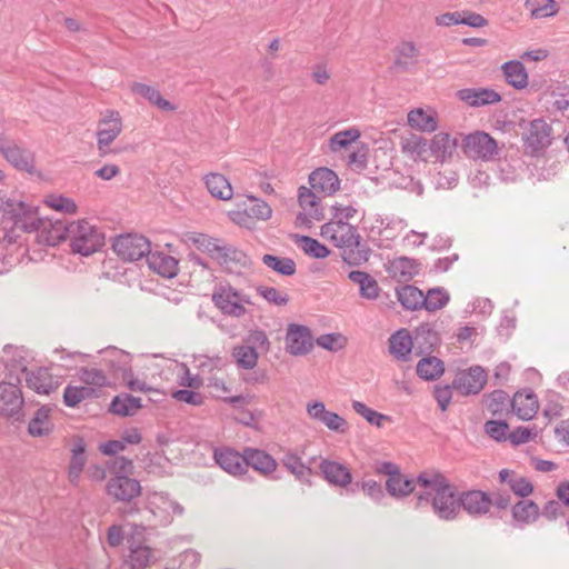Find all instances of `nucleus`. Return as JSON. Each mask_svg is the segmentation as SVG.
Segmentation results:
<instances>
[{
    "instance_id": "obj_1",
    "label": "nucleus",
    "mask_w": 569,
    "mask_h": 569,
    "mask_svg": "<svg viewBox=\"0 0 569 569\" xmlns=\"http://www.w3.org/2000/svg\"><path fill=\"white\" fill-rule=\"evenodd\" d=\"M416 482L422 488L417 496V508L431 506L433 513L446 521L458 517L459 495L442 473L425 471L417 477Z\"/></svg>"
},
{
    "instance_id": "obj_2",
    "label": "nucleus",
    "mask_w": 569,
    "mask_h": 569,
    "mask_svg": "<svg viewBox=\"0 0 569 569\" xmlns=\"http://www.w3.org/2000/svg\"><path fill=\"white\" fill-rule=\"evenodd\" d=\"M4 211L6 213L11 214L17 228L29 232L38 230L39 241L48 246L54 247L66 239L69 240V223L61 220H57L54 222L41 221L37 217L33 208L21 201L7 202Z\"/></svg>"
},
{
    "instance_id": "obj_3",
    "label": "nucleus",
    "mask_w": 569,
    "mask_h": 569,
    "mask_svg": "<svg viewBox=\"0 0 569 569\" xmlns=\"http://www.w3.org/2000/svg\"><path fill=\"white\" fill-rule=\"evenodd\" d=\"M320 234L342 249V259L349 266H360L368 261L370 249L360 241V234L355 226L328 221L321 226Z\"/></svg>"
},
{
    "instance_id": "obj_4",
    "label": "nucleus",
    "mask_w": 569,
    "mask_h": 569,
    "mask_svg": "<svg viewBox=\"0 0 569 569\" xmlns=\"http://www.w3.org/2000/svg\"><path fill=\"white\" fill-rule=\"evenodd\" d=\"M1 362L10 371H21L27 386L40 395H49L60 386V379L53 377L48 369L37 368L28 370L23 350L12 346H4L2 349Z\"/></svg>"
},
{
    "instance_id": "obj_5",
    "label": "nucleus",
    "mask_w": 569,
    "mask_h": 569,
    "mask_svg": "<svg viewBox=\"0 0 569 569\" xmlns=\"http://www.w3.org/2000/svg\"><path fill=\"white\" fill-rule=\"evenodd\" d=\"M183 507L172 500L166 492H151L147 496V507L140 522H133L136 528L142 530L168 526L174 515H182Z\"/></svg>"
},
{
    "instance_id": "obj_6",
    "label": "nucleus",
    "mask_w": 569,
    "mask_h": 569,
    "mask_svg": "<svg viewBox=\"0 0 569 569\" xmlns=\"http://www.w3.org/2000/svg\"><path fill=\"white\" fill-rule=\"evenodd\" d=\"M69 244L74 253L88 257L104 246V233L87 219L69 223Z\"/></svg>"
},
{
    "instance_id": "obj_7",
    "label": "nucleus",
    "mask_w": 569,
    "mask_h": 569,
    "mask_svg": "<svg viewBox=\"0 0 569 569\" xmlns=\"http://www.w3.org/2000/svg\"><path fill=\"white\" fill-rule=\"evenodd\" d=\"M552 128L542 119H535L523 128L522 141L525 152L532 157L541 156L551 144Z\"/></svg>"
},
{
    "instance_id": "obj_8",
    "label": "nucleus",
    "mask_w": 569,
    "mask_h": 569,
    "mask_svg": "<svg viewBox=\"0 0 569 569\" xmlns=\"http://www.w3.org/2000/svg\"><path fill=\"white\" fill-rule=\"evenodd\" d=\"M216 307L227 316L240 318L246 315L244 305H251L249 296L231 286H221L212 296Z\"/></svg>"
},
{
    "instance_id": "obj_9",
    "label": "nucleus",
    "mask_w": 569,
    "mask_h": 569,
    "mask_svg": "<svg viewBox=\"0 0 569 569\" xmlns=\"http://www.w3.org/2000/svg\"><path fill=\"white\" fill-rule=\"evenodd\" d=\"M112 249L124 261H138L149 256L150 241L141 234H121L112 243Z\"/></svg>"
},
{
    "instance_id": "obj_10",
    "label": "nucleus",
    "mask_w": 569,
    "mask_h": 569,
    "mask_svg": "<svg viewBox=\"0 0 569 569\" xmlns=\"http://www.w3.org/2000/svg\"><path fill=\"white\" fill-rule=\"evenodd\" d=\"M298 202L301 211L297 214V222L300 226L311 228L316 221L325 219L319 193L302 186L298 190Z\"/></svg>"
},
{
    "instance_id": "obj_11",
    "label": "nucleus",
    "mask_w": 569,
    "mask_h": 569,
    "mask_svg": "<svg viewBox=\"0 0 569 569\" xmlns=\"http://www.w3.org/2000/svg\"><path fill=\"white\" fill-rule=\"evenodd\" d=\"M110 367L114 369V371L119 372V377L122 378L126 386L131 391H141L148 392L151 388L142 380L136 379L133 377V372L130 366L131 358L130 355L119 350L117 348H112L107 351Z\"/></svg>"
},
{
    "instance_id": "obj_12",
    "label": "nucleus",
    "mask_w": 569,
    "mask_h": 569,
    "mask_svg": "<svg viewBox=\"0 0 569 569\" xmlns=\"http://www.w3.org/2000/svg\"><path fill=\"white\" fill-rule=\"evenodd\" d=\"M306 412L311 420L323 425L330 431L346 433L349 429L347 420L340 415L329 411L320 400L307 402Z\"/></svg>"
},
{
    "instance_id": "obj_13",
    "label": "nucleus",
    "mask_w": 569,
    "mask_h": 569,
    "mask_svg": "<svg viewBox=\"0 0 569 569\" xmlns=\"http://www.w3.org/2000/svg\"><path fill=\"white\" fill-rule=\"evenodd\" d=\"M122 131V119L118 111L107 110L99 120L97 131V146L100 154L108 152L109 146L119 137Z\"/></svg>"
},
{
    "instance_id": "obj_14",
    "label": "nucleus",
    "mask_w": 569,
    "mask_h": 569,
    "mask_svg": "<svg viewBox=\"0 0 569 569\" xmlns=\"http://www.w3.org/2000/svg\"><path fill=\"white\" fill-rule=\"evenodd\" d=\"M108 496L117 501L130 502L141 493L140 482L122 473H116L106 486Z\"/></svg>"
},
{
    "instance_id": "obj_15",
    "label": "nucleus",
    "mask_w": 569,
    "mask_h": 569,
    "mask_svg": "<svg viewBox=\"0 0 569 569\" xmlns=\"http://www.w3.org/2000/svg\"><path fill=\"white\" fill-rule=\"evenodd\" d=\"M487 382V373L480 366L459 372L452 381V388L462 396L479 393Z\"/></svg>"
},
{
    "instance_id": "obj_16",
    "label": "nucleus",
    "mask_w": 569,
    "mask_h": 569,
    "mask_svg": "<svg viewBox=\"0 0 569 569\" xmlns=\"http://www.w3.org/2000/svg\"><path fill=\"white\" fill-rule=\"evenodd\" d=\"M465 152L472 158L491 160L498 154L496 140L486 132H475L463 139Z\"/></svg>"
},
{
    "instance_id": "obj_17",
    "label": "nucleus",
    "mask_w": 569,
    "mask_h": 569,
    "mask_svg": "<svg viewBox=\"0 0 569 569\" xmlns=\"http://www.w3.org/2000/svg\"><path fill=\"white\" fill-rule=\"evenodd\" d=\"M0 153L16 168L28 172L32 171V152L4 136H0Z\"/></svg>"
},
{
    "instance_id": "obj_18",
    "label": "nucleus",
    "mask_w": 569,
    "mask_h": 569,
    "mask_svg": "<svg viewBox=\"0 0 569 569\" xmlns=\"http://www.w3.org/2000/svg\"><path fill=\"white\" fill-rule=\"evenodd\" d=\"M216 463L227 473L233 477L246 475L244 449L238 452L230 447H219L213 450Z\"/></svg>"
},
{
    "instance_id": "obj_19",
    "label": "nucleus",
    "mask_w": 569,
    "mask_h": 569,
    "mask_svg": "<svg viewBox=\"0 0 569 569\" xmlns=\"http://www.w3.org/2000/svg\"><path fill=\"white\" fill-rule=\"evenodd\" d=\"M286 348L292 356L308 353L313 348L310 329L302 325H289L286 333Z\"/></svg>"
},
{
    "instance_id": "obj_20",
    "label": "nucleus",
    "mask_w": 569,
    "mask_h": 569,
    "mask_svg": "<svg viewBox=\"0 0 569 569\" xmlns=\"http://www.w3.org/2000/svg\"><path fill=\"white\" fill-rule=\"evenodd\" d=\"M24 400L20 388L10 382H0V416L19 419Z\"/></svg>"
},
{
    "instance_id": "obj_21",
    "label": "nucleus",
    "mask_w": 569,
    "mask_h": 569,
    "mask_svg": "<svg viewBox=\"0 0 569 569\" xmlns=\"http://www.w3.org/2000/svg\"><path fill=\"white\" fill-rule=\"evenodd\" d=\"M491 506V497L485 491L469 490L459 495V510L462 508L471 517L485 516Z\"/></svg>"
},
{
    "instance_id": "obj_22",
    "label": "nucleus",
    "mask_w": 569,
    "mask_h": 569,
    "mask_svg": "<svg viewBox=\"0 0 569 569\" xmlns=\"http://www.w3.org/2000/svg\"><path fill=\"white\" fill-rule=\"evenodd\" d=\"M310 190L331 196L340 188V181L336 172L329 168H318L309 176Z\"/></svg>"
},
{
    "instance_id": "obj_23",
    "label": "nucleus",
    "mask_w": 569,
    "mask_h": 569,
    "mask_svg": "<svg viewBox=\"0 0 569 569\" xmlns=\"http://www.w3.org/2000/svg\"><path fill=\"white\" fill-rule=\"evenodd\" d=\"M246 473L251 467L254 471L262 476L273 473L278 468L277 460L264 450L246 447L244 448Z\"/></svg>"
},
{
    "instance_id": "obj_24",
    "label": "nucleus",
    "mask_w": 569,
    "mask_h": 569,
    "mask_svg": "<svg viewBox=\"0 0 569 569\" xmlns=\"http://www.w3.org/2000/svg\"><path fill=\"white\" fill-rule=\"evenodd\" d=\"M413 348V339L405 328L397 330L389 338V352L398 361H409Z\"/></svg>"
},
{
    "instance_id": "obj_25",
    "label": "nucleus",
    "mask_w": 569,
    "mask_h": 569,
    "mask_svg": "<svg viewBox=\"0 0 569 569\" xmlns=\"http://www.w3.org/2000/svg\"><path fill=\"white\" fill-rule=\"evenodd\" d=\"M319 468L325 479L331 485L345 488L352 481L351 472L343 463L323 459Z\"/></svg>"
},
{
    "instance_id": "obj_26",
    "label": "nucleus",
    "mask_w": 569,
    "mask_h": 569,
    "mask_svg": "<svg viewBox=\"0 0 569 569\" xmlns=\"http://www.w3.org/2000/svg\"><path fill=\"white\" fill-rule=\"evenodd\" d=\"M457 96L470 107L493 104L501 100V96L497 91L487 88L461 89L458 91Z\"/></svg>"
},
{
    "instance_id": "obj_27",
    "label": "nucleus",
    "mask_w": 569,
    "mask_h": 569,
    "mask_svg": "<svg viewBox=\"0 0 569 569\" xmlns=\"http://www.w3.org/2000/svg\"><path fill=\"white\" fill-rule=\"evenodd\" d=\"M457 146V138L446 132H439L433 136L429 143L430 156L433 157L436 161L445 162L452 157Z\"/></svg>"
},
{
    "instance_id": "obj_28",
    "label": "nucleus",
    "mask_w": 569,
    "mask_h": 569,
    "mask_svg": "<svg viewBox=\"0 0 569 569\" xmlns=\"http://www.w3.org/2000/svg\"><path fill=\"white\" fill-rule=\"evenodd\" d=\"M412 339L418 355L431 353L440 342L438 332L429 323L416 328Z\"/></svg>"
},
{
    "instance_id": "obj_29",
    "label": "nucleus",
    "mask_w": 569,
    "mask_h": 569,
    "mask_svg": "<svg viewBox=\"0 0 569 569\" xmlns=\"http://www.w3.org/2000/svg\"><path fill=\"white\" fill-rule=\"evenodd\" d=\"M126 565L129 569H146L156 561L153 550L143 543L130 541Z\"/></svg>"
},
{
    "instance_id": "obj_30",
    "label": "nucleus",
    "mask_w": 569,
    "mask_h": 569,
    "mask_svg": "<svg viewBox=\"0 0 569 569\" xmlns=\"http://www.w3.org/2000/svg\"><path fill=\"white\" fill-rule=\"evenodd\" d=\"M147 262L150 269L160 274L163 278L171 279L178 273V260L163 252H151L147 258Z\"/></svg>"
},
{
    "instance_id": "obj_31",
    "label": "nucleus",
    "mask_w": 569,
    "mask_h": 569,
    "mask_svg": "<svg viewBox=\"0 0 569 569\" xmlns=\"http://www.w3.org/2000/svg\"><path fill=\"white\" fill-rule=\"evenodd\" d=\"M212 258L227 268H230L233 264L239 267H247L250 264L249 257L242 250L230 244H221L220 242L218 243Z\"/></svg>"
},
{
    "instance_id": "obj_32",
    "label": "nucleus",
    "mask_w": 569,
    "mask_h": 569,
    "mask_svg": "<svg viewBox=\"0 0 569 569\" xmlns=\"http://www.w3.org/2000/svg\"><path fill=\"white\" fill-rule=\"evenodd\" d=\"M131 91L134 94L141 96L150 104L157 107L160 110L174 111L177 109V107L173 103H171L170 101L164 99L161 96L160 91L152 86L141 83V82H133L131 84Z\"/></svg>"
},
{
    "instance_id": "obj_33",
    "label": "nucleus",
    "mask_w": 569,
    "mask_h": 569,
    "mask_svg": "<svg viewBox=\"0 0 569 569\" xmlns=\"http://www.w3.org/2000/svg\"><path fill=\"white\" fill-rule=\"evenodd\" d=\"M499 480L505 483L518 497L525 498L532 493L533 486L528 478L519 476L513 470L502 469L499 471Z\"/></svg>"
},
{
    "instance_id": "obj_34",
    "label": "nucleus",
    "mask_w": 569,
    "mask_h": 569,
    "mask_svg": "<svg viewBox=\"0 0 569 569\" xmlns=\"http://www.w3.org/2000/svg\"><path fill=\"white\" fill-rule=\"evenodd\" d=\"M204 184L209 193L219 200H230L233 190L229 180L221 173L211 172L204 176Z\"/></svg>"
},
{
    "instance_id": "obj_35",
    "label": "nucleus",
    "mask_w": 569,
    "mask_h": 569,
    "mask_svg": "<svg viewBox=\"0 0 569 569\" xmlns=\"http://www.w3.org/2000/svg\"><path fill=\"white\" fill-rule=\"evenodd\" d=\"M348 278L359 286V295L367 300H376L380 293L377 280L365 271L355 270L349 272Z\"/></svg>"
},
{
    "instance_id": "obj_36",
    "label": "nucleus",
    "mask_w": 569,
    "mask_h": 569,
    "mask_svg": "<svg viewBox=\"0 0 569 569\" xmlns=\"http://www.w3.org/2000/svg\"><path fill=\"white\" fill-rule=\"evenodd\" d=\"M401 150L413 160L427 161L430 157L428 141L421 136L410 134L401 139Z\"/></svg>"
},
{
    "instance_id": "obj_37",
    "label": "nucleus",
    "mask_w": 569,
    "mask_h": 569,
    "mask_svg": "<svg viewBox=\"0 0 569 569\" xmlns=\"http://www.w3.org/2000/svg\"><path fill=\"white\" fill-rule=\"evenodd\" d=\"M280 461L300 481L307 480L312 473L311 468L303 463L302 457L296 450H283Z\"/></svg>"
},
{
    "instance_id": "obj_38",
    "label": "nucleus",
    "mask_w": 569,
    "mask_h": 569,
    "mask_svg": "<svg viewBox=\"0 0 569 569\" xmlns=\"http://www.w3.org/2000/svg\"><path fill=\"white\" fill-rule=\"evenodd\" d=\"M502 73L507 83L517 90L525 89L528 86V73L525 66L519 60H510L501 66Z\"/></svg>"
},
{
    "instance_id": "obj_39",
    "label": "nucleus",
    "mask_w": 569,
    "mask_h": 569,
    "mask_svg": "<svg viewBox=\"0 0 569 569\" xmlns=\"http://www.w3.org/2000/svg\"><path fill=\"white\" fill-rule=\"evenodd\" d=\"M511 407L520 419L530 420L537 413L538 401L532 392H517L511 400Z\"/></svg>"
},
{
    "instance_id": "obj_40",
    "label": "nucleus",
    "mask_w": 569,
    "mask_h": 569,
    "mask_svg": "<svg viewBox=\"0 0 569 569\" xmlns=\"http://www.w3.org/2000/svg\"><path fill=\"white\" fill-rule=\"evenodd\" d=\"M141 407L140 398L122 392L112 399L110 411L120 417H128L136 415Z\"/></svg>"
},
{
    "instance_id": "obj_41",
    "label": "nucleus",
    "mask_w": 569,
    "mask_h": 569,
    "mask_svg": "<svg viewBox=\"0 0 569 569\" xmlns=\"http://www.w3.org/2000/svg\"><path fill=\"white\" fill-rule=\"evenodd\" d=\"M408 123L411 128L423 132H433L438 127L435 112L432 110L425 111L421 108L413 109L408 113Z\"/></svg>"
},
{
    "instance_id": "obj_42",
    "label": "nucleus",
    "mask_w": 569,
    "mask_h": 569,
    "mask_svg": "<svg viewBox=\"0 0 569 569\" xmlns=\"http://www.w3.org/2000/svg\"><path fill=\"white\" fill-rule=\"evenodd\" d=\"M231 357L238 369L252 370L257 367L259 355L254 347L249 345L234 346Z\"/></svg>"
},
{
    "instance_id": "obj_43",
    "label": "nucleus",
    "mask_w": 569,
    "mask_h": 569,
    "mask_svg": "<svg viewBox=\"0 0 569 569\" xmlns=\"http://www.w3.org/2000/svg\"><path fill=\"white\" fill-rule=\"evenodd\" d=\"M397 298L407 310L423 308V292L415 286L406 284L397 289Z\"/></svg>"
},
{
    "instance_id": "obj_44",
    "label": "nucleus",
    "mask_w": 569,
    "mask_h": 569,
    "mask_svg": "<svg viewBox=\"0 0 569 569\" xmlns=\"http://www.w3.org/2000/svg\"><path fill=\"white\" fill-rule=\"evenodd\" d=\"M445 372L443 362L437 357H425L417 363V375L427 381L441 377Z\"/></svg>"
},
{
    "instance_id": "obj_45",
    "label": "nucleus",
    "mask_w": 569,
    "mask_h": 569,
    "mask_svg": "<svg viewBox=\"0 0 569 569\" xmlns=\"http://www.w3.org/2000/svg\"><path fill=\"white\" fill-rule=\"evenodd\" d=\"M525 8L532 19H546L558 13L559 7L555 0H526Z\"/></svg>"
},
{
    "instance_id": "obj_46",
    "label": "nucleus",
    "mask_w": 569,
    "mask_h": 569,
    "mask_svg": "<svg viewBox=\"0 0 569 569\" xmlns=\"http://www.w3.org/2000/svg\"><path fill=\"white\" fill-rule=\"evenodd\" d=\"M50 409L41 407L34 413L28 426V431L33 437L48 436L52 431V423L50 421Z\"/></svg>"
},
{
    "instance_id": "obj_47",
    "label": "nucleus",
    "mask_w": 569,
    "mask_h": 569,
    "mask_svg": "<svg viewBox=\"0 0 569 569\" xmlns=\"http://www.w3.org/2000/svg\"><path fill=\"white\" fill-rule=\"evenodd\" d=\"M24 250L13 244H0V274L9 272L14 266L20 262Z\"/></svg>"
},
{
    "instance_id": "obj_48",
    "label": "nucleus",
    "mask_w": 569,
    "mask_h": 569,
    "mask_svg": "<svg viewBox=\"0 0 569 569\" xmlns=\"http://www.w3.org/2000/svg\"><path fill=\"white\" fill-rule=\"evenodd\" d=\"M512 517L522 525L531 523L539 517V507L531 500H520L512 507Z\"/></svg>"
},
{
    "instance_id": "obj_49",
    "label": "nucleus",
    "mask_w": 569,
    "mask_h": 569,
    "mask_svg": "<svg viewBox=\"0 0 569 569\" xmlns=\"http://www.w3.org/2000/svg\"><path fill=\"white\" fill-rule=\"evenodd\" d=\"M386 488L392 497H406L415 490V481L398 472L387 479Z\"/></svg>"
},
{
    "instance_id": "obj_50",
    "label": "nucleus",
    "mask_w": 569,
    "mask_h": 569,
    "mask_svg": "<svg viewBox=\"0 0 569 569\" xmlns=\"http://www.w3.org/2000/svg\"><path fill=\"white\" fill-rule=\"evenodd\" d=\"M262 262L268 268L282 276H292L297 270L296 262L291 258L287 257L281 258L273 254H264L262 257Z\"/></svg>"
},
{
    "instance_id": "obj_51",
    "label": "nucleus",
    "mask_w": 569,
    "mask_h": 569,
    "mask_svg": "<svg viewBox=\"0 0 569 569\" xmlns=\"http://www.w3.org/2000/svg\"><path fill=\"white\" fill-rule=\"evenodd\" d=\"M360 138V131L357 128H349L336 132L329 140V148L332 152H339L347 149L352 142Z\"/></svg>"
},
{
    "instance_id": "obj_52",
    "label": "nucleus",
    "mask_w": 569,
    "mask_h": 569,
    "mask_svg": "<svg viewBox=\"0 0 569 569\" xmlns=\"http://www.w3.org/2000/svg\"><path fill=\"white\" fill-rule=\"evenodd\" d=\"M390 272L403 280L411 279L417 273V263L413 259L399 257L390 262Z\"/></svg>"
},
{
    "instance_id": "obj_53",
    "label": "nucleus",
    "mask_w": 569,
    "mask_h": 569,
    "mask_svg": "<svg viewBox=\"0 0 569 569\" xmlns=\"http://www.w3.org/2000/svg\"><path fill=\"white\" fill-rule=\"evenodd\" d=\"M419 50L411 41H405L398 46L396 66L407 69L409 66L416 63Z\"/></svg>"
},
{
    "instance_id": "obj_54",
    "label": "nucleus",
    "mask_w": 569,
    "mask_h": 569,
    "mask_svg": "<svg viewBox=\"0 0 569 569\" xmlns=\"http://www.w3.org/2000/svg\"><path fill=\"white\" fill-rule=\"evenodd\" d=\"M297 242L303 252L310 257L321 259L330 253V250L325 244L311 237L300 236Z\"/></svg>"
},
{
    "instance_id": "obj_55",
    "label": "nucleus",
    "mask_w": 569,
    "mask_h": 569,
    "mask_svg": "<svg viewBox=\"0 0 569 569\" xmlns=\"http://www.w3.org/2000/svg\"><path fill=\"white\" fill-rule=\"evenodd\" d=\"M352 409L356 413L365 418L370 425L381 428L385 421L390 420V417L380 413L361 401H352Z\"/></svg>"
},
{
    "instance_id": "obj_56",
    "label": "nucleus",
    "mask_w": 569,
    "mask_h": 569,
    "mask_svg": "<svg viewBox=\"0 0 569 569\" xmlns=\"http://www.w3.org/2000/svg\"><path fill=\"white\" fill-rule=\"evenodd\" d=\"M423 308L428 311H436L443 308L449 301V295L445 289L433 288L423 295Z\"/></svg>"
},
{
    "instance_id": "obj_57",
    "label": "nucleus",
    "mask_w": 569,
    "mask_h": 569,
    "mask_svg": "<svg viewBox=\"0 0 569 569\" xmlns=\"http://www.w3.org/2000/svg\"><path fill=\"white\" fill-rule=\"evenodd\" d=\"M44 202L48 207L62 213L73 214L78 209L73 199L61 194H50L46 198Z\"/></svg>"
},
{
    "instance_id": "obj_58",
    "label": "nucleus",
    "mask_w": 569,
    "mask_h": 569,
    "mask_svg": "<svg viewBox=\"0 0 569 569\" xmlns=\"http://www.w3.org/2000/svg\"><path fill=\"white\" fill-rule=\"evenodd\" d=\"M509 402V396L503 390H495L489 393L486 398V408L492 415H499L507 409Z\"/></svg>"
},
{
    "instance_id": "obj_59",
    "label": "nucleus",
    "mask_w": 569,
    "mask_h": 569,
    "mask_svg": "<svg viewBox=\"0 0 569 569\" xmlns=\"http://www.w3.org/2000/svg\"><path fill=\"white\" fill-rule=\"evenodd\" d=\"M93 392L88 387L68 386L63 392V401L67 407H76Z\"/></svg>"
},
{
    "instance_id": "obj_60",
    "label": "nucleus",
    "mask_w": 569,
    "mask_h": 569,
    "mask_svg": "<svg viewBox=\"0 0 569 569\" xmlns=\"http://www.w3.org/2000/svg\"><path fill=\"white\" fill-rule=\"evenodd\" d=\"M248 201L250 202L246 206L247 210L251 214L252 219L268 220L272 214V209L270 206L253 196H248Z\"/></svg>"
},
{
    "instance_id": "obj_61",
    "label": "nucleus",
    "mask_w": 569,
    "mask_h": 569,
    "mask_svg": "<svg viewBox=\"0 0 569 569\" xmlns=\"http://www.w3.org/2000/svg\"><path fill=\"white\" fill-rule=\"evenodd\" d=\"M257 292L264 300L274 306H286L289 301V297L286 292L273 287L259 286L257 287Z\"/></svg>"
},
{
    "instance_id": "obj_62",
    "label": "nucleus",
    "mask_w": 569,
    "mask_h": 569,
    "mask_svg": "<svg viewBox=\"0 0 569 569\" xmlns=\"http://www.w3.org/2000/svg\"><path fill=\"white\" fill-rule=\"evenodd\" d=\"M79 379L90 386L103 387L108 385V379L102 370L97 368H82L79 371Z\"/></svg>"
},
{
    "instance_id": "obj_63",
    "label": "nucleus",
    "mask_w": 569,
    "mask_h": 569,
    "mask_svg": "<svg viewBox=\"0 0 569 569\" xmlns=\"http://www.w3.org/2000/svg\"><path fill=\"white\" fill-rule=\"evenodd\" d=\"M332 218L330 221H339L340 223H349L348 221L353 219L358 213V209L351 204H342L336 202L331 207Z\"/></svg>"
},
{
    "instance_id": "obj_64",
    "label": "nucleus",
    "mask_w": 569,
    "mask_h": 569,
    "mask_svg": "<svg viewBox=\"0 0 569 569\" xmlns=\"http://www.w3.org/2000/svg\"><path fill=\"white\" fill-rule=\"evenodd\" d=\"M509 426L501 420H489L485 423L486 433L496 441H506Z\"/></svg>"
}]
</instances>
